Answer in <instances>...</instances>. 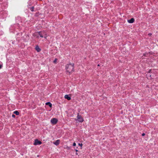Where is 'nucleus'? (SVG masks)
Here are the masks:
<instances>
[{
    "mask_svg": "<svg viewBox=\"0 0 158 158\" xmlns=\"http://www.w3.org/2000/svg\"><path fill=\"white\" fill-rule=\"evenodd\" d=\"M43 33L45 34V35H44V37L45 39H46L47 37V34L46 32L45 31H43Z\"/></svg>",
    "mask_w": 158,
    "mask_h": 158,
    "instance_id": "9b49d317",
    "label": "nucleus"
},
{
    "mask_svg": "<svg viewBox=\"0 0 158 158\" xmlns=\"http://www.w3.org/2000/svg\"><path fill=\"white\" fill-rule=\"evenodd\" d=\"M58 122V120L55 118H53L51 120V122L52 124H56Z\"/></svg>",
    "mask_w": 158,
    "mask_h": 158,
    "instance_id": "20e7f679",
    "label": "nucleus"
},
{
    "mask_svg": "<svg viewBox=\"0 0 158 158\" xmlns=\"http://www.w3.org/2000/svg\"><path fill=\"white\" fill-rule=\"evenodd\" d=\"M2 63H0V69L2 67Z\"/></svg>",
    "mask_w": 158,
    "mask_h": 158,
    "instance_id": "dca6fc26",
    "label": "nucleus"
},
{
    "mask_svg": "<svg viewBox=\"0 0 158 158\" xmlns=\"http://www.w3.org/2000/svg\"><path fill=\"white\" fill-rule=\"evenodd\" d=\"M73 146H75L76 145V143H74L73 144Z\"/></svg>",
    "mask_w": 158,
    "mask_h": 158,
    "instance_id": "a211bd4d",
    "label": "nucleus"
},
{
    "mask_svg": "<svg viewBox=\"0 0 158 158\" xmlns=\"http://www.w3.org/2000/svg\"><path fill=\"white\" fill-rule=\"evenodd\" d=\"M57 59H55V60L53 61V63H54L56 64L57 61Z\"/></svg>",
    "mask_w": 158,
    "mask_h": 158,
    "instance_id": "4468645a",
    "label": "nucleus"
},
{
    "mask_svg": "<svg viewBox=\"0 0 158 158\" xmlns=\"http://www.w3.org/2000/svg\"><path fill=\"white\" fill-rule=\"evenodd\" d=\"M78 145L80 146L81 147H82V143H79L78 144ZM81 149H82V147H81Z\"/></svg>",
    "mask_w": 158,
    "mask_h": 158,
    "instance_id": "2eb2a0df",
    "label": "nucleus"
},
{
    "mask_svg": "<svg viewBox=\"0 0 158 158\" xmlns=\"http://www.w3.org/2000/svg\"><path fill=\"white\" fill-rule=\"evenodd\" d=\"M60 142L59 140H57L55 142H53V143L56 145H59Z\"/></svg>",
    "mask_w": 158,
    "mask_h": 158,
    "instance_id": "6e6552de",
    "label": "nucleus"
},
{
    "mask_svg": "<svg viewBox=\"0 0 158 158\" xmlns=\"http://www.w3.org/2000/svg\"><path fill=\"white\" fill-rule=\"evenodd\" d=\"M43 31L42 32H37L35 33L34 35L36 36L40 35L41 37H43L45 35L44 33H43Z\"/></svg>",
    "mask_w": 158,
    "mask_h": 158,
    "instance_id": "7ed1b4c3",
    "label": "nucleus"
},
{
    "mask_svg": "<svg viewBox=\"0 0 158 158\" xmlns=\"http://www.w3.org/2000/svg\"><path fill=\"white\" fill-rule=\"evenodd\" d=\"M149 35H151V34H149Z\"/></svg>",
    "mask_w": 158,
    "mask_h": 158,
    "instance_id": "412c9836",
    "label": "nucleus"
},
{
    "mask_svg": "<svg viewBox=\"0 0 158 158\" xmlns=\"http://www.w3.org/2000/svg\"><path fill=\"white\" fill-rule=\"evenodd\" d=\"M41 143L42 142L41 141H39L37 139H36L35 140L34 144L35 145H39L41 144Z\"/></svg>",
    "mask_w": 158,
    "mask_h": 158,
    "instance_id": "39448f33",
    "label": "nucleus"
},
{
    "mask_svg": "<svg viewBox=\"0 0 158 158\" xmlns=\"http://www.w3.org/2000/svg\"><path fill=\"white\" fill-rule=\"evenodd\" d=\"M135 20L133 18H131L130 20H128L127 22L129 23H133L134 22Z\"/></svg>",
    "mask_w": 158,
    "mask_h": 158,
    "instance_id": "423d86ee",
    "label": "nucleus"
},
{
    "mask_svg": "<svg viewBox=\"0 0 158 158\" xmlns=\"http://www.w3.org/2000/svg\"><path fill=\"white\" fill-rule=\"evenodd\" d=\"M34 7L33 6L31 7L30 8V9L31 10V11H34Z\"/></svg>",
    "mask_w": 158,
    "mask_h": 158,
    "instance_id": "ddd939ff",
    "label": "nucleus"
},
{
    "mask_svg": "<svg viewBox=\"0 0 158 158\" xmlns=\"http://www.w3.org/2000/svg\"><path fill=\"white\" fill-rule=\"evenodd\" d=\"M64 98L67 100H69L71 99V98L68 95H66L64 96Z\"/></svg>",
    "mask_w": 158,
    "mask_h": 158,
    "instance_id": "0eeeda50",
    "label": "nucleus"
},
{
    "mask_svg": "<svg viewBox=\"0 0 158 158\" xmlns=\"http://www.w3.org/2000/svg\"><path fill=\"white\" fill-rule=\"evenodd\" d=\"M75 120L76 121H78V122L80 123H82L84 121L83 118L81 116L79 115V114H77V118L75 119Z\"/></svg>",
    "mask_w": 158,
    "mask_h": 158,
    "instance_id": "f03ea898",
    "label": "nucleus"
},
{
    "mask_svg": "<svg viewBox=\"0 0 158 158\" xmlns=\"http://www.w3.org/2000/svg\"><path fill=\"white\" fill-rule=\"evenodd\" d=\"M35 49L38 52H40L41 49L38 46H36L35 47Z\"/></svg>",
    "mask_w": 158,
    "mask_h": 158,
    "instance_id": "1a4fd4ad",
    "label": "nucleus"
},
{
    "mask_svg": "<svg viewBox=\"0 0 158 158\" xmlns=\"http://www.w3.org/2000/svg\"><path fill=\"white\" fill-rule=\"evenodd\" d=\"M46 105H48L50 107H52V104L50 102H47L46 103Z\"/></svg>",
    "mask_w": 158,
    "mask_h": 158,
    "instance_id": "9d476101",
    "label": "nucleus"
},
{
    "mask_svg": "<svg viewBox=\"0 0 158 158\" xmlns=\"http://www.w3.org/2000/svg\"><path fill=\"white\" fill-rule=\"evenodd\" d=\"M75 151L76 152V154L77 155H78V153H77V152H78V150L77 149H76L75 150Z\"/></svg>",
    "mask_w": 158,
    "mask_h": 158,
    "instance_id": "f3484780",
    "label": "nucleus"
},
{
    "mask_svg": "<svg viewBox=\"0 0 158 158\" xmlns=\"http://www.w3.org/2000/svg\"><path fill=\"white\" fill-rule=\"evenodd\" d=\"M145 135V134H144V133H143V134H142V135L143 136H144V135Z\"/></svg>",
    "mask_w": 158,
    "mask_h": 158,
    "instance_id": "aec40b11",
    "label": "nucleus"
},
{
    "mask_svg": "<svg viewBox=\"0 0 158 158\" xmlns=\"http://www.w3.org/2000/svg\"><path fill=\"white\" fill-rule=\"evenodd\" d=\"M14 113L15 114L17 115H18L19 114V113L17 111H15L14 112Z\"/></svg>",
    "mask_w": 158,
    "mask_h": 158,
    "instance_id": "f8f14e48",
    "label": "nucleus"
},
{
    "mask_svg": "<svg viewBox=\"0 0 158 158\" xmlns=\"http://www.w3.org/2000/svg\"><path fill=\"white\" fill-rule=\"evenodd\" d=\"M73 65L74 64L73 63H70L67 64L66 66V71L69 73L73 72L74 70Z\"/></svg>",
    "mask_w": 158,
    "mask_h": 158,
    "instance_id": "f257e3e1",
    "label": "nucleus"
},
{
    "mask_svg": "<svg viewBox=\"0 0 158 158\" xmlns=\"http://www.w3.org/2000/svg\"><path fill=\"white\" fill-rule=\"evenodd\" d=\"M12 117L13 118H15V115H14V114H12Z\"/></svg>",
    "mask_w": 158,
    "mask_h": 158,
    "instance_id": "6ab92c4d",
    "label": "nucleus"
}]
</instances>
